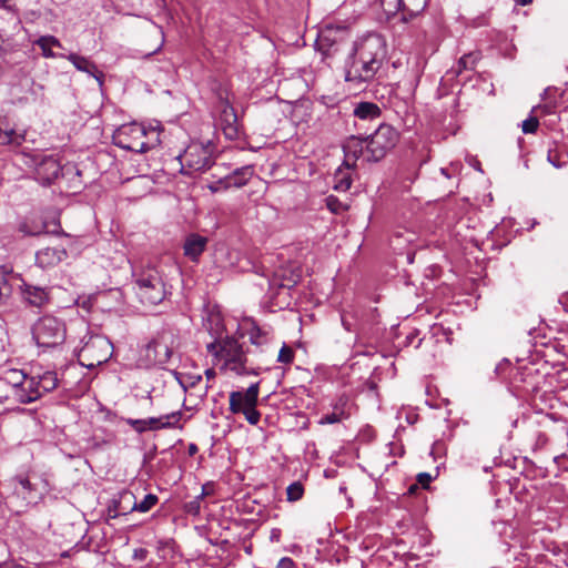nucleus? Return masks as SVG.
Listing matches in <instances>:
<instances>
[{
    "label": "nucleus",
    "instance_id": "nucleus-3",
    "mask_svg": "<svg viewBox=\"0 0 568 568\" xmlns=\"http://www.w3.org/2000/svg\"><path fill=\"white\" fill-rule=\"evenodd\" d=\"M7 506L17 514L23 513L30 505L40 499L37 485L28 476H16L7 480L2 487Z\"/></svg>",
    "mask_w": 568,
    "mask_h": 568
},
{
    "label": "nucleus",
    "instance_id": "nucleus-22",
    "mask_svg": "<svg viewBox=\"0 0 568 568\" xmlns=\"http://www.w3.org/2000/svg\"><path fill=\"white\" fill-rule=\"evenodd\" d=\"M207 245V239L199 234H190L186 236L183 251L184 255L193 262H197L199 257L205 251Z\"/></svg>",
    "mask_w": 568,
    "mask_h": 568
},
{
    "label": "nucleus",
    "instance_id": "nucleus-20",
    "mask_svg": "<svg viewBox=\"0 0 568 568\" xmlns=\"http://www.w3.org/2000/svg\"><path fill=\"white\" fill-rule=\"evenodd\" d=\"M60 58H64L69 60L77 70L81 72H85L89 75L93 77L99 85H102L104 82V73L100 71L97 67V64L91 61L89 58L77 54V53H70L68 55L61 54Z\"/></svg>",
    "mask_w": 568,
    "mask_h": 568
},
{
    "label": "nucleus",
    "instance_id": "nucleus-48",
    "mask_svg": "<svg viewBox=\"0 0 568 568\" xmlns=\"http://www.w3.org/2000/svg\"><path fill=\"white\" fill-rule=\"evenodd\" d=\"M126 423L136 432V433H144L148 432V424L146 419H132L129 418Z\"/></svg>",
    "mask_w": 568,
    "mask_h": 568
},
{
    "label": "nucleus",
    "instance_id": "nucleus-13",
    "mask_svg": "<svg viewBox=\"0 0 568 568\" xmlns=\"http://www.w3.org/2000/svg\"><path fill=\"white\" fill-rule=\"evenodd\" d=\"M217 97L220 108V120L223 125L224 133L229 138H233L237 134V116L234 108L232 106L230 93L226 89H223L219 92Z\"/></svg>",
    "mask_w": 568,
    "mask_h": 568
},
{
    "label": "nucleus",
    "instance_id": "nucleus-34",
    "mask_svg": "<svg viewBox=\"0 0 568 568\" xmlns=\"http://www.w3.org/2000/svg\"><path fill=\"white\" fill-rule=\"evenodd\" d=\"M403 20L412 19L422 13L426 6L427 0H403Z\"/></svg>",
    "mask_w": 568,
    "mask_h": 568
},
{
    "label": "nucleus",
    "instance_id": "nucleus-16",
    "mask_svg": "<svg viewBox=\"0 0 568 568\" xmlns=\"http://www.w3.org/2000/svg\"><path fill=\"white\" fill-rule=\"evenodd\" d=\"M355 409L351 399L342 395L332 405V412L323 415L320 419L321 425L337 424L348 419Z\"/></svg>",
    "mask_w": 568,
    "mask_h": 568
},
{
    "label": "nucleus",
    "instance_id": "nucleus-32",
    "mask_svg": "<svg viewBox=\"0 0 568 568\" xmlns=\"http://www.w3.org/2000/svg\"><path fill=\"white\" fill-rule=\"evenodd\" d=\"M479 59L480 54L478 52L464 54L450 72L455 75H459L464 70H474Z\"/></svg>",
    "mask_w": 568,
    "mask_h": 568
},
{
    "label": "nucleus",
    "instance_id": "nucleus-57",
    "mask_svg": "<svg viewBox=\"0 0 568 568\" xmlns=\"http://www.w3.org/2000/svg\"><path fill=\"white\" fill-rule=\"evenodd\" d=\"M205 376H206L207 382H210V381L215 378L216 373H215V371L213 368H207L205 371Z\"/></svg>",
    "mask_w": 568,
    "mask_h": 568
},
{
    "label": "nucleus",
    "instance_id": "nucleus-56",
    "mask_svg": "<svg viewBox=\"0 0 568 568\" xmlns=\"http://www.w3.org/2000/svg\"><path fill=\"white\" fill-rule=\"evenodd\" d=\"M558 302L562 306L564 311L568 313V291L560 295Z\"/></svg>",
    "mask_w": 568,
    "mask_h": 568
},
{
    "label": "nucleus",
    "instance_id": "nucleus-1",
    "mask_svg": "<svg viewBox=\"0 0 568 568\" xmlns=\"http://www.w3.org/2000/svg\"><path fill=\"white\" fill-rule=\"evenodd\" d=\"M387 54L386 41L379 33L371 32L358 38L344 62V79L354 89L372 82Z\"/></svg>",
    "mask_w": 568,
    "mask_h": 568
},
{
    "label": "nucleus",
    "instance_id": "nucleus-28",
    "mask_svg": "<svg viewBox=\"0 0 568 568\" xmlns=\"http://www.w3.org/2000/svg\"><path fill=\"white\" fill-rule=\"evenodd\" d=\"M344 163L334 173V189L337 191L346 192L352 185V170Z\"/></svg>",
    "mask_w": 568,
    "mask_h": 568
},
{
    "label": "nucleus",
    "instance_id": "nucleus-11",
    "mask_svg": "<svg viewBox=\"0 0 568 568\" xmlns=\"http://www.w3.org/2000/svg\"><path fill=\"white\" fill-rule=\"evenodd\" d=\"M348 33V29L344 26L328 24L321 30L317 44L324 54H335L339 50L341 44L347 40Z\"/></svg>",
    "mask_w": 568,
    "mask_h": 568
},
{
    "label": "nucleus",
    "instance_id": "nucleus-52",
    "mask_svg": "<svg viewBox=\"0 0 568 568\" xmlns=\"http://www.w3.org/2000/svg\"><path fill=\"white\" fill-rule=\"evenodd\" d=\"M149 430H159L160 426V417H150L146 419Z\"/></svg>",
    "mask_w": 568,
    "mask_h": 568
},
{
    "label": "nucleus",
    "instance_id": "nucleus-53",
    "mask_svg": "<svg viewBox=\"0 0 568 568\" xmlns=\"http://www.w3.org/2000/svg\"><path fill=\"white\" fill-rule=\"evenodd\" d=\"M430 480H432V476L427 473H420L417 475L418 484H420L425 488L428 487Z\"/></svg>",
    "mask_w": 568,
    "mask_h": 568
},
{
    "label": "nucleus",
    "instance_id": "nucleus-50",
    "mask_svg": "<svg viewBox=\"0 0 568 568\" xmlns=\"http://www.w3.org/2000/svg\"><path fill=\"white\" fill-rule=\"evenodd\" d=\"M276 568H297V567L292 558L283 557L280 559Z\"/></svg>",
    "mask_w": 568,
    "mask_h": 568
},
{
    "label": "nucleus",
    "instance_id": "nucleus-2",
    "mask_svg": "<svg viewBox=\"0 0 568 568\" xmlns=\"http://www.w3.org/2000/svg\"><path fill=\"white\" fill-rule=\"evenodd\" d=\"M112 141L114 145L136 153L148 152L161 142L156 128H146L136 122L119 126L112 135Z\"/></svg>",
    "mask_w": 568,
    "mask_h": 568
},
{
    "label": "nucleus",
    "instance_id": "nucleus-44",
    "mask_svg": "<svg viewBox=\"0 0 568 568\" xmlns=\"http://www.w3.org/2000/svg\"><path fill=\"white\" fill-rule=\"evenodd\" d=\"M294 357L295 353L293 348L284 344L278 352L277 362L285 365H290L293 363Z\"/></svg>",
    "mask_w": 568,
    "mask_h": 568
},
{
    "label": "nucleus",
    "instance_id": "nucleus-10",
    "mask_svg": "<svg viewBox=\"0 0 568 568\" xmlns=\"http://www.w3.org/2000/svg\"><path fill=\"white\" fill-rule=\"evenodd\" d=\"M112 354V345L103 336H90L78 353L81 365L93 368L105 363Z\"/></svg>",
    "mask_w": 568,
    "mask_h": 568
},
{
    "label": "nucleus",
    "instance_id": "nucleus-37",
    "mask_svg": "<svg viewBox=\"0 0 568 568\" xmlns=\"http://www.w3.org/2000/svg\"><path fill=\"white\" fill-rule=\"evenodd\" d=\"M183 414L181 410L172 412L170 414H165L160 416V426L161 429L166 428H182L181 419Z\"/></svg>",
    "mask_w": 568,
    "mask_h": 568
},
{
    "label": "nucleus",
    "instance_id": "nucleus-33",
    "mask_svg": "<svg viewBox=\"0 0 568 568\" xmlns=\"http://www.w3.org/2000/svg\"><path fill=\"white\" fill-rule=\"evenodd\" d=\"M38 389L41 390V396L57 388L58 376L54 372H45L36 377Z\"/></svg>",
    "mask_w": 568,
    "mask_h": 568
},
{
    "label": "nucleus",
    "instance_id": "nucleus-25",
    "mask_svg": "<svg viewBox=\"0 0 568 568\" xmlns=\"http://www.w3.org/2000/svg\"><path fill=\"white\" fill-rule=\"evenodd\" d=\"M34 45H38L41 50V54L47 59H53L61 54L53 52L54 48H62V43L54 36H41L34 41Z\"/></svg>",
    "mask_w": 568,
    "mask_h": 568
},
{
    "label": "nucleus",
    "instance_id": "nucleus-19",
    "mask_svg": "<svg viewBox=\"0 0 568 568\" xmlns=\"http://www.w3.org/2000/svg\"><path fill=\"white\" fill-rule=\"evenodd\" d=\"M545 337L539 339V334L535 329V366L539 365L541 362L545 364L554 363L556 361L557 352V343L549 341H544Z\"/></svg>",
    "mask_w": 568,
    "mask_h": 568
},
{
    "label": "nucleus",
    "instance_id": "nucleus-62",
    "mask_svg": "<svg viewBox=\"0 0 568 568\" xmlns=\"http://www.w3.org/2000/svg\"><path fill=\"white\" fill-rule=\"evenodd\" d=\"M196 450H197V447H196L195 445H191V446L189 447V453H190V455L195 454V453H196Z\"/></svg>",
    "mask_w": 568,
    "mask_h": 568
},
{
    "label": "nucleus",
    "instance_id": "nucleus-15",
    "mask_svg": "<svg viewBox=\"0 0 568 568\" xmlns=\"http://www.w3.org/2000/svg\"><path fill=\"white\" fill-rule=\"evenodd\" d=\"M61 164L55 158L43 156L36 163V180L42 185H50L59 178Z\"/></svg>",
    "mask_w": 568,
    "mask_h": 568
},
{
    "label": "nucleus",
    "instance_id": "nucleus-51",
    "mask_svg": "<svg viewBox=\"0 0 568 568\" xmlns=\"http://www.w3.org/2000/svg\"><path fill=\"white\" fill-rule=\"evenodd\" d=\"M521 126L524 133H532V110L530 111L527 119L523 122Z\"/></svg>",
    "mask_w": 568,
    "mask_h": 568
},
{
    "label": "nucleus",
    "instance_id": "nucleus-4",
    "mask_svg": "<svg viewBox=\"0 0 568 568\" xmlns=\"http://www.w3.org/2000/svg\"><path fill=\"white\" fill-rule=\"evenodd\" d=\"M207 352L214 357L215 361L222 362L223 369H230L236 374H244L245 372V353L242 345L237 339L225 336L209 343L206 346Z\"/></svg>",
    "mask_w": 568,
    "mask_h": 568
},
{
    "label": "nucleus",
    "instance_id": "nucleus-38",
    "mask_svg": "<svg viewBox=\"0 0 568 568\" xmlns=\"http://www.w3.org/2000/svg\"><path fill=\"white\" fill-rule=\"evenodd\" d=\"M403 0H381V7L387 18L394 17L398 12L403 13Z\"/></svg>",
    "mask_w": 568,
    "mask_h": 568
},
{
    "label": "nucleus",
    "instance_id": "nucleus-58",
    "mask_svg": "<svg viewBox=\"0 0 568 568\" xmlns=\"http://www.w3.org/2000/svg\"><path fill=\"white\" fill-rule=\"evenodd\" d=\"M546 443V437L541 434H539L537 436V438H535V446L537 445H544Z\"/></svg>",
    "mask_w": 568,
    "mask_h": 568
},
{
    "label": "nucleus",
    "instance_id": "nucleus-7",
    "mask_svg": "<svg viewBox=\"0 0 568 568\" xmlns=\"http://www.w3.org/2000/svg\"><path fill=\"white\" fill-rule=\"evenodd\" d=\"M32 337L39 347H58L67 338L65 323L55 316L44 315L33 324Z\"/></svg>",
    "mask_w": 568,
    "mask_h": 568
},
{
    "label": "nucleus",
    "instance_id": "nucleus-59",
    "mask_svg": "<svg viewBox=\"0 0 568 568\" xmlns=\"http://www.w3.org/2000/svg\"><path fill=\"white\" fill-rule=\"evenodd\" d=\"M545 528V525L540 523V520H535V528H534V531H535V535Z\"/></svg>",
    "mask_w": 568,
    "mask_h": 568
},
{
    "label": "nucleus",
    "instance_id": "nucleus-23",
    "mask_svg": "<svg viewBox=\"0 0 568 568\" xmlns=\"http://www.w3.org/2000/svg\"><path fill=\"white\" fill-rule=\"evenodd\" d=\"M547 161L555 169H568V150L565 145L552 143L547 151Z\"/></svg>",
    "mask_w": 568,
    "mask_h": 568
},
{
    "label": "nucleus",
    "instance_id": "nucleus-64",
    "mask_svg": "<svg viewBox=\"0 0 568 568\" xmlns=\"http://www.w3.org/2000/svg\"><path fill=\"white\" fill-rule=\"evenodd\" d=\"M534 125H535V131H536V130H537V126H538V121H537V119H536V118H535Z\"/></svg>",
    "mask_w": 568,
    "mask_h": 568
},
{
    "label": "nucleus",
    "instance_id": "nucleus-14",
    "mask_svg": "<svg viewBox=\"0 0 568 568\" xmlns=\"http://www.w3.org/2000/svg\"><path fill=\"white\" fill-rule=\"evenodd\" d=\"M41 397V390L38 389L36 377H28L18 388H11L10 394L0 396V402L13 399L17 403L27 404Z\"/></svg>",
    "mask_w": 568,
    "mask_h": 568
},
{
    "label": "nucleus",
    "instance_id": "nucleus-30",
    "mask_svg": "<svg viewBox=\"0 0 568 568\" xmlns=\"http://www.w3.org/2000/svg\"><path fill=\"white\" fill-rule=\"evenodd\" d=\"M159 501V498L154 494H148L144 496V498L138 503L135 501V498L132 501L131 507L123 508L122 515H126L132 511H139V513H148L151 510Z\"/></svg>",
    "mask_w": 568,
    "mask_h": 568
},
{
    "label": "nucleus",
    "instance_id": "nucleus-12",
    "mask_svg": "<svg viewBox=\"0 0 568 568\" xmlns=\"http://www.w3.org/2000/svg\"><path fill=\"white\" fill-rule=\"evenodd\" d=\"M178 381L187 395L185 402L191 400L194 405H197L206 397L210 385L207 383L202 384L200 374H181Z\"/></svg>",
    "mask_w": 568,
    "mask_h": 568
},
{
    "label": "nucleus",
    "instance_id": "nucleus-40",
    "mask_svg": "<svg viewBox=\"0 0 568 568\" xmlns=\"http://www.w3.org/2000/svg\"><path fill=\"white\" fill-rule=\"evenodd\" d=\"M27 378V375L23 374V372L21 371H18V369H12V371H9L6 376H4V379L8 382V384L10 385V388H18L21 383H23V381Z\"/></svg>",
    "mask_w": 568,
    "mask_h": 568
},
{
    "label": "nucleus",
    "instance_id": "nucleus-29",
    "mask_svg": "<svg viewBox=\"0 0 568 568\" xmlns=\"http://www.w3.org/2000/svg\"><path fill=\"white\" fill-rule=\"evenodd\" d=\"M381 113L379 106L373 102H361L354 109V115L359 120H375Z\"/></svg>",
    "mask_w": 568,
    "mask_h": 568
},
{
    "label": "nucleus",
    "instance_id": "nucleus-43",
    "mask_svg": "<svg viewBox=\"0 0 568 568\" xmlns=\"http://www.w3.org/2000/svg\"><path fill=\"white\" fill-rule=\"evenodd\" d=\"M326 206L334 214H339L347 210V206L334 195L326 197Z\"/></svg>",
    "mask_w": 568,
    "mask_h": 568
},
{
    "label": "nucleus",
    "instance_id": "nucleus-6",
    "mask_svg": "<svg viewBox=\"0 0 568 568\" xmlns=\"http://www.w3.org/2000/svg\"><path fill=\"white\" fill-rule=\"evenodd\" d=\"M174 344L175 338L171 332L158 334L155 338L140 351L138 365L143 368H149L168 363L173 354Z\"/></svg>",
    "mask_w": 568,
    "mask_h": 568
},
{
    "label": "nucleus",
    "instance_id": "nucleus-35",
    "mask_svg": "<svg viewBox=\"0 0 568 568\" xmlns=\"http://www.w3.org/2000/svg\"><path fill=\"white\" fill-rule=\"evenodd\" d=\"M251 405H256L252 400H248L247 397H245L242 392H232L230 394V410L233 414H240L243 413L246 408H248Z\"/></svg>",
    "mask_w": 568,
    "mask_h": 568
},
{
    "label": "nucleus",
    "instance_id": "nucleus-36",
    "mask_svg": "<svg viewBox=\"0 0 568 568\" xmlns=\"http://www.w3.org/2000/svg\"><path fill=\"white\" fill-rule=\"evenodd\" d=\"M134 499V495L130 491H123L120 494L119 500H113L112 504L109 506L108 513L114 514L112 517H116L122 514L123 508H129L132 505V501Z\"/></svg>",
    "mask_w": 568,
    "mask_h": 568
},
{
    "label": "nucleus",
    "instance_id": "nucleus-17",
    "mask_svg": "<svg viewBox=\"0 0 568 568\" xmlns=\"http://www.w3.org/2000/svg\"><path fill=\"white\" fill-rule=\"evenodd\" d=\"M68 257L67 250L62 246L44 247L37 252L36 263L41 268H51Z\"/></svg>",
    "mask_w": 568,
    "mask_h": 568
},
{
    "label": "nucleus",
    "instance_id": "nucleus-42",
    "mask_svg": "<svg viewBox=\"0 0 568 568\" xmlns=\"http://www.w3.org/2000/svg\"><path fill=\"white\" fill-rule=\"evenodd\" d=\"M12 293V286L6 274L0 272V303L6 302Z\"/></svg>",
    "mask_w": 568,
    "mask_h": 568
},
{
    "label": "nucleus",
    "instance_id": "nucleus-27",
    "mask_svg": "<svg viewBox=\"0 0 568 568\" xmlns=\"http://www.w3.org/2000/svg\"><path fill=\"white\" fill-rule=\"evenodd\" d=\"M565 90L557 87H548L544 90L541 94L542 104L539 108H542L546 112L550 113L551 109L556 106V104L564 99Z\"/></svg>",
    "mask_w": 568,
    "mask_h": 568
},
{
    "label": "nucleus",
    "instance_id": "nucleus-46",
    "mask_svg": "<svg viewBox=\"0 0 568 568\" xmlns=\"http://www.w3.org/2000/svg\"><path fill=\"white\" fill-rule=\"evenodd\" d=\"M203 496H204V493H202L200 496L195 497L193 500L187 501L184 505L185 513H187L189 515H193V516L199 515L200 510H201V500H202Z\"/></svg>",
    "mask_w": 568,
    "mask_h": 568
},
{
    "label": "nucleus",
    "instance_id": "nucleus-54",
    "mask_svg": "<svg viewBox=\"0 0 568 568\" xmlns=\"http://www.w3.org/2000/svg\"><path fill=\"white\" fill-rule=\"evenodd\" d=\"M149 551L145 548H138L133 552V558L139 561H144L148 557Z\"/></svg>",
    "mask_w": 568,
    "mask_h": 568
},
{
    "label": "nucleus",
    "instance_id": "nucleus-21",
    "mask_svg": "<svg viewBox=\"0 0 568 568\" xmlns=\"http://www.w3.org/2000/svg\"><path fill=\"white\" fill-rule=\"evenodd\" d=\"M21 293L23 301L30 306L42 307L49 302V291L45 287L23 284Z\"/></svg>",
    "mask_w": 568,
    "mask_h": 568
},
{
    "label": "nucleus",
    "instance_id": "nucleus-9",
    "mask_svg": "<svg viewBox=\"0 0 568 568\" xmlns=\"http://www.w3.org/2000/svg\"><path fill=\"white\" fill-rule=\"evenodd\" d=\"M178 160L181 164L180 172L191 175L211 168L213 164L212 150L203 143L192 142L178 155Z\"/></svg>",
    "mask_w": 568,
    "mask_h": 568
},
{
    "label": "nucleus",
    "instance_id": "nucleus-5",
    "mask_svg": "<svg viewBox=\"0 0 568 568\" xmlns=\"http://www.w3.org/2000/svg\"><path fill=\"white\" fill-rule=\"evenodd\" d=\"M135 294L140 302L146 306L160 304L166 296L165 285L160 272L154 267L141 271L135 278Z\"/></svg>",
    "mask_w": 568,
    "mask_h": 568
},
{
    "label": "nucleus",
    "instance_id": "nucleus-49",
    "mask_svg": "<svg viewBox=\"0 0 568 568\" xmlns=\"http://www.w3.org/2000/svg\"><path fill=\"white\" fill-rule=\"evenodd\" d=\"M258 392H260L258 383H255V384H252L251 386H248V388L245 392H242V394L245 397H247L248 400H252L253 403H255L257 405Z\"/></svg>",
    "mask_w": 568,
    "mask_h": 568
},
{
    "label": "nucleus",
    "instance_id": "nucleus-55",
    "mask_svg": "<svg viewBox=\"0 0 568 568\" xmlns=\"http://www.w3.org/2000/svg\"><path fill=\"white\" fill-rule=\"evenodd\" d=\"M0 8L13 13H17L18 11L16 4L12 3L11 0H0Z\"/></svg>",
    "mask_w": 568,
    "mask_h": 568
},
{
    "label": "nucleus",
    "instance_id": "nucleus-31",
    "mask_svg": "<svg viewBox=\"0 0 568 568\" xmlns=\"http://www.w3.org/2000/svg\"><path fill=\"white\" fill-rule=\"evenodd\" d=\"M254 170L252 166H243L233 172L231 176L227 178V185L241 187L245 185L248 180L253 176Z\"/></svg>",
    "mask_w": 568,
    "mask_h": 568
},
{
    "label": "nucleus",
    "instance_id": "nucleus-41",
    "mask_svg": "<svg viewBox=\"0 0 568 568\" xmlns=\"http://www.w3.org/2000/svg\"><path fill=\"white\" fill-rule=\"evenodd\" d=\"M304 495V487L300 481H294L286 488V496L288 501H297Z\"/></svg>",
    "mask_w": 568,
    "mask_h": 568
},
{
    "label": "nucleus",
    "instance_id": "nucleus-8",
    "mask_svg": "<svg viewBox=\"0 0 568 568\" xmlns=\"http://www.w3.org/2000/svg\"><path fill=\"white\" fill-rule=\"evenodd\" d=\"M399 140V133L389 124H381L366 138V160L377 162L392 151Z\"/></svg>",
    "mask_w": 568,
    "mask_h": 568
},
{
    "label": "nucleus",
    "instance_id": "nucleus-45",
    "mask_svg": "<svg viewBox=\"0 0 568 568\" xmlns=\"http://www.w3.org/2000/svg\"><path fill=\"white\" fill-rule=\"evenodd\" d=\"M531 362L528 361L527 364H524V365H518L517 367L514 368V373H513V379L514 382H523L525 383L527 377L530 376V372H529V368H528V365L530 364Z\"/></svg>",
    "mask_w": 568,
    "mask_h": 568
},
{
    "label": "nucleus",
    "instance_id": "nucleus-60",
    "mask_svg": "<svg viewBox=\"0 0 568 568\" xmlns=\"http://www.w3.org/2000/svg\"><path fill=\"white\" fill-rule=\"evenodd\" d=\"M544 558H545V556H544V555H542V556H537V557H535V565H541V564H544V562H545Z\"/></svg>",
    "mask_w": 568,
    "mask_h": 568
},
{
    "label": "nucleus",
    "instance_id": "nucleus-18",
    "mask_svg": "<svg viewBox=\"0 0 568 568\" xmlns=\"http://www.w3.org/2000/svg\"><path fill=\"white\" fill-rule=\"evenodd\" d=\"M344 165L355 168L361 155H366V139L352 135L343 144Z\"/></svg>",
    "mask_w": 568,
    "mask_h": 568
},
{
    "label": "nucleus",
    "instance_id": "nucleus-24",
    "mask_svg": "<svg viewBox=\"0 0 568 568\" xmlns=\"http://www.w3.org/2000/svg\"><path fill=\"white\" fill-rule=\"evenodd\" d=\"M248 339L253 345L263 346L271 342L273 332L270 327H261L255 322L247 329Z\"/></svg>",
    "mask_w": 568,
    "mask_h": 568
},
{
    "label": "nucleus",
    "instance_id": "nucleus-63",
    "mask_svg": "<svg viewBox=\"0 0 568 568\" xmlns=\"http://www.w3.org/2000/svg\"><path fill=\"white\" fill-rule=\"evenodd\" d=\"M158 7H164L165 0H156Z\"/></svg>",
    "mask_w": 568,
    "mask_h": 568
},
{
    "label": "nucleus",
    "instance_id": "nucleus-39",
    "mask_svg": "<svg viewBox=\"0 0 568 568\" xmlns=\"http://www.w3.org/2000/svg\"><path fill=\"white\" fill-rule=\"evenodd\" d=\"M45 226L42 224L23 222L19 225V232L29 236H38L43 234L45 231Z\"/></svg>",
    "mask_w": 568,
    "mask_h": 568
},
{
    "label": "nucleus",
    "instance_id": "nucleus-47",
    "mask_svg": "<svg viewBox=\"0 0 568 568\" xmlns=\"http://www.w3.org/2000/svg\"><path fill=\"white\" fill-rule=\"evenodd\" d=\"M242 414L251 425H257L261 419V413L256 409V405H251Z\"/></svg>",
    "mask_w": 568,
    "mask_h": 568
},
{
    "label": "nucleus",
    "instance_id": "nucleus-61",
    "mask_svg": "<svg viewBox=\"0 0 568 568\" xmlns=\"http://www.w3.org/2000/svg\"><path fill=\"white\" fill-rule=\"evenodd\" d=\"M516 4L526 6L531 2V0H515Z\"/></svg>",
    "mask_w": 568,
    "mask_h": 568
},
{
    "label": "nucleus",
    "instance_id": "nucleus-26",
    "mask_svg": "<svg viewBox=\"0 0 568 568\" xmlns=\"http://www.w3.org/2000/svg\"><path fill=\"white\" fill-rule=\"evenodd\" d=\"M24 140L22 134L17 133L10 125L6 118L0 119V144H16L19 145Z\"/></svg>",
    "mask_w": 568,
    "mask_h": 568
}]
</instances>
